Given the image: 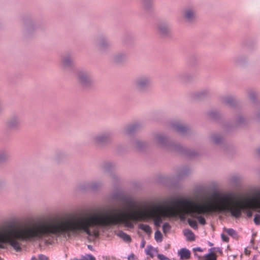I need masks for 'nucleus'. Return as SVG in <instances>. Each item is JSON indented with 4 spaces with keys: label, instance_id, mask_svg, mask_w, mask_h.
Here are the masks:
<instances>
[{
    "label": "nucleus",
    "instance_id": "nucleus-1",
    "mask_svg": "<svg viewBox=\"0 0 260 260\" xmlns=\"http://www.w3.org/2000/svg\"><path fill=\"white\" fill-rule=\"evenodd\" d=\"M179 216V207L176 201L173 206L153 205L147 209L132 210L127 212H113L93 213L81 216L56 219V236L59 237L70 233L83 232L88 236L98 237V226H107L123 224L125 226L134 227L132 221H145L152 219L156 228L160 226L164 219Z\"/></svg>",
    "mask_w": 260,
    "mask_h": 260
},
{
    "label": "nucleus",
    "instance_id": "nucleus-2",
    "mask_svg": "<svg viewBox=\"0 0 260 260\" xmlns=\"http://www.w3.org/2000/svg\"><path fill=\"white\" fill-rule=\"evenodd\" d=\"M176 204L179 207V217L184 218L189 215L198 219L202 225L206 224V220L202 214H209L216 211H228L235 218L240 217L242 205L235 202L228 196L208 197L201 202H194L186 200H178Z\"/></svg>",
    "mask_w": 260,
    "mask_h": 260
},
{
    "label": "nucleus",
    "instance_id": "nucleus-3",
    "mask_svg": "<svg viewBox=\"0 0 260 260\" xmlns=\"http://www.w3.org/2000/svg\"><path fill=\"white\" fill-rule=\"evenodd\" d=\"M51 235H53L51 220L35 222L19 227L9 224L0 229V248L4 249V244L9 243L18 251L21 247L17 240L39 239Z\"/></svg>",
    "mask_w": 260,
    "mask_h": 260
},
{
    "label": "nucleus",
    "instance_id": "nucleus-4",
    "mask_svg": "<svg viewBox=\"0 0 260 260\" xmlns=\"http://www.w3.org/2000/svg\"><path fill=\"white\" fill-rule=\"evenodd\" d=\"M151 83L150 77L147 75H142L137 78L134 81V85L137 90L143 92L148 89Z\"/></svg>",
    "mask_w": 260,
    "mask_h": 260
},
{
    "label": "nucleus",
    "instance_id": "nucleus-5",
    "mask_svg": "<svg viewBox=\"0 0 260 260\" xmlns=\"http://www.w3.org/2000/svg\"><path fill=\"white\" fill-rule=\"evenodd\" d=\"M225 196H229L233 201L235 202H238L240 203L241 205H242L241 206L242 208L240 209V215H241L242 211L243 210H246V213L247 216L248 217H251L252 215V212L250 210V209H254V210H257V211L258 212H260V207L259 208H253L252 207L249 206L247 205V203L248 202L251 201L255 199H258L260 198V196L256 198H253L251 199H243L241 200H237L235 197L229 195V194H226Z\"/></svg>",
    "mask_w": 260,
    "mask_h": 260
},
{
    "label": "nucleus",
    "instance_id": "nucleus-6",
    "mask_svg": "<svg viewBox=\"0 0 260 260\" xmlns=\"http://www.w3.org/2000/svg\"><path fill=\"white\" fill-rule=\"evenodd\" d=\"M197 14L196 8L188 6L184 8L181 12V17L187 23H192L197 19Z\"/></svg>",
    "mask_w": 260,
    "mask_h": 260
},
{
    "label": "nucleus",
    "instance_id": "nucleus-7",
    "mask_svg": "<svg viewBox=\"0 0 260 260\" xmlns=\"http://www.w3.org/2000/svg\"><path fill=\"white\" fill-rule=\"evenodd\" d=\"M77 78L80 85L84 87L90 86L93 83V78L91 75L85 71H79L77 74Z\"/></svg>",
    "mask_w": 260,
    "mask_h": 260
},
{
    "label": "nucleus",
    "instance_id": "nucleus-8",
    "mask_svg": "<svg viewBox=\"0 0 260 260\" xmlns=\"http://www.w3.org/2000/svg\"><path fill=\"white\" fill-rule=\"evenodd\" d=\"M113 138V135L110 132L99 134L93 138V142L96 145H103L110 142Z\"/></svg>",
    "mask_w": 260,
    "mask_h": 260
},
{
    "label": "nucleus",
    "instance_id": "nucleus-9",
    "mask_svg": "<svg viewBox=\"0 0 260 260\" xmlns=\"http://www.w3.org/2000/svg\"><path fill=\"white\" fill-rule=\"evenodd\" d=\"M95 43L98 50L100 52H104L110 46L109 40L103 36L96 37L95 39Z\"/></svg>",
    "mask_w": 260,
    "mask_h": 260
},
{
    "label": "nucleus",
    "instance_id": "nucleus-10",
    "mask_svg": "<svg viewBox=\"0 0 260 260\" xmlns=\"http://www.w3.org/2000/svg\"><path fill=\"white\" fill-rule=\"evenodd\" d=\"M74 66L73 59L70 54L65 55L61 58V67L64 71L73 68Z\"/></svg>",
    "mask_w": 260,
    "mask_h": 260
},
{
    "label": "nucleus",
    "instance_id": "nucleus-11",
    "mask_svg": "<svg viewBox=\"0 0 260 260\" xmlns=\"http://www.w3.org/2000/svg\"><path fill=\"white\" fill-rule=\"evenodd\" d=\"M154 143L160 147L169 148V145L168 139L162 135L156 134L153 139Z\"/></svg>",
    "mask_w": 260,
    "mask_h": 260
},
{
    "label": "nucleus",
    "instance_id": "nucleus-12",
    "mask_svg": "<svg viewBox=\"0 0 260 260\" xmlns=\"http://www.w3.org/2000/svg\"><path fill=\"white\" fill-rule=\"evenodd\" d=\"M156 30L161 36H167L170 33L169 25L165 22H159L156 25Z\"/></svg>",
    "mask_w": 260,
    "mask_h": 260
},
{
    "label": "nucleus",
    "instance_id": "nucleus-13",
    "mask_svg": "<svg viewBox=\"0 0 260 260\" xmlns=\"http://www.w3.org/2000/svg\"><path fill=\"white\" fill-rule=\"evenodd\" d=\"M172 128L178 134L184 135L188 131V128L179 121L173 122L172 124Z\"/></svg>",
    "mask_w": 260,
    "mask_h": 260
},
{
    "label": "nucleus",
    "instance_id": "nucleus-14",
    "mask_svg": "<svg viewBox=\"0 0 260 260\" xmlns=\"http://www.w3.org/2000/svg\"><path fill=\"white\" fill-rule=\"evenodd\" d=\"M21 123L20 118L17 116L11 117L7 121V126L11 129L18 127Z\"/></svg>",
    "mask_w": 260,
    "mask_h": 260
},
{
    "label": "nucleus",
    "instance_id": "nucleus-15",
    "mask_svg": "<svg viewBox=\"0 0 260 260\" xmlns=\"http://www.w3.org/2000/svg\"><path fill=\"white\" fill-rule=\"evenodd\" d=\"M154 0H142L143 10L146 13L151 12L153 9Z\"/></svg>",
    "mask_w": 260,
    "mask_h": 260
},
{
    "label": "nucleus",
    "instance_id": "nucleus-16",
    "mask_svg": "<svg viewBox=\"0 0 260 260\" xmlns=\"http://www.w3.org/2000/svg\"><path fill=\"white\" fill-rule=\"evenodd\" d=\"M178 254L182 259H188L190 256V251L186 248H182Z\"/></svg>",
    "mask_w": 260,
    "mask_h": 260
},
{
    "label": "nucleus",
    "instance_id": "nucleus-17",
    "mask_svg": "<svg viewBox=\"0 0 260 260\" xmlns=\"http://www.w3.org/2000/svg\"><path fill=\"white\" fill-rule=\"evenodd\" d=\"M136 125H132L127 126L123 132L124 136H128L132 134L136 129Z\"/></svg>",
    "mask_w": 260,
    "mask_h": 260
},
{
    "label": "nucleus",
    "instance_id": "nucleus-18",
    "mask_svg": "<svg viewBox=\"0 0 260 260\" xmlns=\"http://www.w3.org/2000/svg\"><path fill=\"white\" fill-rule=\"evenodd\" d=\"M126 58V55L123 53H118L115 55L114 57V61L119 63L123 61Z\"/></svg>",
    "mask_w": 260,
    "mask_h": 260
},
{
    "label": "nucleus",
    "instance_id": "nucleus-19",
    "mask_svg": "<svg viewBox=\"0 0 260 260\" xmlns=\"http://www.w3.org/2000/svg\"><path fill=\"white\" fill-rule=\"evenodd\" d=\"M247 205L253 208L260 207V197L258 199H255L253 200L248 202Z\"/></svg>",
    "mask_w": 260,
    "mask_h": 260
},
{
    "label": "nucleus",
    "instance_id": "nucleus-20",
    "mask_svg": "<svg viewBox=\"0 0 260 260\" xmlns=\"http://www.w3.org/2000/svg\"><path fill=\"white\" fill-rule=\"evenodd\" d=\"M184 234L188 241H194L195 239L194 235L190 230H185L184 231Z\"/></svg>",
    "mask_w": 260,
    "mask_h": 260
},
{
    "label": "nucleus",
    "instance_id": "nucleus-21",
    "mask_svg": "<svg viewBox=\"0 0 260 260\" xmlns=\"http://www.w3.org/2000/svg\"><path fill=\"white\" fill-rule=\"evenodd\" d=\"M139 228L148 235H150L152 233L151 228L148 225L141 223L139 225Z\"/></svg>",
    "mask_w": 260,
    "mask_h": 260
},
{
    "label": "nucleus",
    "instance_id": "nucleus-22",
    "mask_svg": "<svg viewBox=\"0 0 260 260\" xmlns=\"http://www.w3.org/2000/svg\"><path fill=\"white\" fill-rule=\"evenodd\" d=\"M234 101V99L230 96H225L222 98L223 102L229 106H232Z\"/></svg>",
    "mask_w": 260,
    "mask_h": 260
},
{
    "label": "nucleus",
    "instance_id": "nucleus-23",
    "mask_svg": "<svg viewBox=\"0 0 260 260\" xmlns=\"http://www.w3.org/2000/svg\"><path fill=\"white\" fill-rule=\"evenodd\" d=\"M118 235L125 242H130L131 241V237L123 232H120Z\"/></svg>",
    "mask_w": 260,
    "mask_h": 260
},
{
    "label": "nucleus",
    "instance_id": "nucleus-24",
    "mask_svg": "<svg viewBox=\"0 0 260 260\" xmlns=\"http://www.w3.org/2000/svg\"><path fill=\"white\" fill-rule=\"evenodd\" d=\"M132 144L134 147L137 149H141L143 145V143L138 140H134Z\"/></svg>",
    "mask_w": 260,
    "mask_h": 260
},
{
    "label": "nucleus",
    "instance_id": "nucleus-25",
    "mask_svg": "<svg viewBox=\"0 0 260 260\" xmlns=\"http://www.w3.org/2000/svg\"><path fill=\"white\" fill-rule=\"evenodd\" d=\"M224 231L227 233L228 235L233 237V238H237V234L236 232L233 229H224Z\"/></svg>",
    "mask_w": 260,
    "mask_h": 260
},
{
    "label": "nucleus",
    "instance_id": "nucleus-26",
    "mask_svg": "<svg viewBox=\"0 0 260 260\" xmlns=\"http://www.w3.org/2000/svg\"><path fill=\"white\" fill-rule=\"evenodd\" d=\"M221 138L217 135H214L211 137V141L215 144H219L221 142Z\"/></svg>",
    "mask_w": 260,
    "mask_h": 260
},
{
    "label": "nucleus",
    "instance_id": "nucleus-27",
    "mask_svg": "<svg viewBox=\"0 0 260 260\" xmlns=\"http://www.w3.org/2000/svg\"><path fill=\"white\" fill-rule=\"evenodd\" d=\"M9 157V155L7 153L5 152H0V162L5 161Z\"/></svg>",
    "mask_w": 260,
    "mask_h": 260
},
{
    "label": "nucleus",
    "instance_id": "nucleus-28",
    "mask_svg": "<svg viewBox=\"0 0 260 260\" xmlns=\"http://www.w3.org/2000/svg\"><path fill=\"white\" fill-rule=\"evenodd\" d=\"M154 238L157 242H161L162 240V236L161 232L157 230L155 232Z\"/></svg>",
    "mask_w": 260,
    "mask_h": 260
},
{
    "label": "nucleus",
    "instance_id": "nucleus-29",
    "mask_svg": "<svg viewBox=\"0 0 260 260\" xmlns=\"http://www.w3.org/2000/svg\"><path fill=\"white\" fill-rule=\"evenodd\" d=\"M187 222L189 225L192 228L194 229H198V224L196 220L191 219H188Z\"/></svg>",
    "mask_w": 260,
    "mask_h": 260
},
{
    "label": "nucleus",
    "instance_id": "nucleus-30",
    "mask_svg": "<svg viewBox=\"0 0 260 260\" xmlns=\"http://www.w3.org/2000/svg\"><path fill=\"white\" fill-rule=\"evenodd\" d=\"M205 260H216V256L215 253H211L208 254H206L205 256Z\"/></svg>",
    "mask_w": 260,
    "mask_h": 260
},
{
    "label": "nucleus",
    "instance_id": "nucleus-31",
    "mask_svg": "<svg viewBox=\"0 0 260 260\" xmlns=\"http://www.w3.org/2000/svg\"><path fill=\"white\" fill-rule=\"evenodd\" d=\"M102 185V183L94 182L90 185V188L93 190H96Z\"/></svg>",
    "mask_w": 260,
    "mask_h": 260
},
{
    "label": "nucleus",
    "instance_id": "nucleus-32",
    "mask_svg": "<svg viewBox=\"0 0 260 260\" xmlns=\"http://www.w3.org/2000/svg\"><path fill=\"white\" fill-rule=\"evenodd\" d=\"M170 229H171V226L167 222L165 223L162 225L163 232L165 234L167 233L170 231Z\"/></svg>",
    "mask_w": 260,
    "mask_h": 260
},
{
    "label": "nucleus",
    "instance_id": "nucleus-33",
    "mask_svg": "<svg viewBox=\"0 0 260 260\" xmlns=\"http://www.w3.org/2000/svg\"><path fill=\"white\" fill-rule=\"evenodd\" d=\"M254 222L256 225L260 224V215L255 214L254 218Z\"/></svg>",
    "mask_w": 260,
    "mask_h": 260
},
{
    "label": "nucleus",
    "instance_id": "nucleus-34",
    "mask_svg": "<svg viewBox=\"0 0 260 260\" xmlns=\"http://www.w3.org/2000/svg\"><path fill=\"white\" fill-rule=\"evenodd\" d=\"M153 250V247L151 246H148L146 249V253L147 254L152 256L151 252Z\"/></svg>",
    "mask_w": 260,
    "mask_h": 260
},
{
    "label": "nucleus",
    "instance_id": "nucleus-35",
    "mask_svg": "<svg viewBox=\"0 0 260 260\" xmlns=\"http://www.w3.org/2000/svg\"><path fill=\"white\" fill-rule=\"evenodd\" d=\"M157 257L159 260H169L168 257L161 254H158Z\"/></svg>",
    "mask_w": 260,
    "mask_h": 260
},
{
    "label": "nucleus",
    "instance_id": "nucleus-36",
    "mask_svg": "<svg viewBox=\"0 0 260 260\" xmlns=\"http://www.w3.org/2000/svg\"><path fill=\"white\" fill-rule=\"evenodd\" d=\"M221 239L223 241L225 242H229V238L226 235H225L224 234H221Z\"/></svg>",
    "mask_w": 260,
    "mask_h": 260
},
{
    "label": "nucleus",
    "instance_id": "nucleus-37",
    "mask_svg": "<svg viewBox=\"0 0 260 260\" xmlns=\"http://www.w3.org/2000/svg\"><path fill=\"white\" fill-rule=\"evenodd\" d=\"M39 260H48V257L43 254L39 256Z\"/></svg>",
    "mask_w": 260,
    "mask_h": 260
},
{
    "label": "nucleus",
    "instance_id": "nucleus-38",
    "mask_svg": "<svg viewBox=\"0 0 260 260\" xmlns=\"http://www.w3.org/2000/svg\"><path fill=\"white\" fill-rule=\"evenodd\" d=\"M127 205L130 207L131 208H133L134 206V203L133 201H128L126 203Z\"/></svg>",
    "mask_w": 260,
    "mask_h": 260
},
{
    "label": "nucleus",
    "instance_id": "nucleus-39",
    "mask_svg": "<svg viewBox=\"0 0 260 260\" xmlns=\"http://www.w3.org/2000/svg\"><path fill=\"white\" fill-rule=\"evenodd\" d=\"M87 257L88 258L87 260H95V257L90 254H87Z\"/></svg>",
    "mask_w": 260,
    "mask_h": 260
},
{
    "label": "nucleus",
    "instance_id": "nucleus-40",
    "mask_svg": "<svg viewBox=\"0 0 260 260\" xmlns=\"http://www.w3.org/2000/svg\"><path fill=\"white\" fill-rule=\"evenodd\" d=\"M107 177L110 180H111V181H113V180H114L115 178V175H109Z\"/></svg>",
    "mask_w": 260,
    "mask_h": 260
},
{
    "label": "nucleus",
    "instance_id": "nucleus-41",
    "mask_svg": "<svg viewBox=\"0 0 260 260\" xmlns=\"http://www.w3.org/2000/svg\"><path fill=\"white\" fill-rule=\"evenodd\" d=\"M135 258V255L134 254H131L128 257V260H134Z\"/></svg>",
    "mask_w": 260,
    "mask_h": 260
},
{
    "label": "nucleus",
    "instance_id": "nucleus-42",
    "mask_svg": "<svg viewBox=\"0 0 260 260\" xmlns=\"http://www.w3.org/2000/svg\"><path fill=\"white\" fill-rule=\"evenodd\" d=\"M243 120H244V118L243 117H240L238 120V123L239 124H241L243 123Z\"/></svg>",
    "mask_w": 260,
    "mask_h": 260
},
{
    "label": "nucleus",
    "instance_id": "nucleus-43",
    "mask_svg": "<svg viewBox=\"0 0 260 260\" xmlns=\"http://www.w3.org/2000/svg\"><path fill=\"white\" fill-rule=\"evenodd\" d=\"M32 25V24L31 22L29 23V24H27L26 25V27L28 29H30V27H31V26Z\"/></svg>",
    "mask_w": 260,
    "mask_h": 260
},
{
    "label": "nucleus",
    "instance_id": "nucleus-44",
    "mask_svg": "<svg viewBox=\"0 0 260 260\" xmlns=\"http://www.w3.org/2000/svg\"><path fill=\"white\" fill-rule=\"evenodd\" d=\"M145 241L144 240H143L142 241L141 244V247L142 248H144L145 246Z\"/></svg>",
    "mask_w": 260,
    "mask_h": 260
},
{
    "label": "nucleus",
    "instance_id": "nucleus-45",
    "mask_svg": "<svg viewBox=\"0 0 260 260\" xmlns=\"http://www.w3.org/2000/svg\"><path fill=\"white\" fill-rule=\"evenodd\" d=\"M194 250H198L199 251H202V249L200 248H199V247L197 248L196 249H194Z\"/></svg>",
    "mask_w": 260,
    "mask_h": 260
},
{
    "label": "nucleus",
    "instance_id": "nucleus-46",
    "mask_svg": "<svg viewBox=\"0 0 260 260\" xmlns=\"http://www.w3.org/2000/svg\"><path fill=\"white\" fill-rule=\"evenodd\" d=\"M74 260H87V259L85 258V257H84L82 259H75Z\"/></svg>",
    "mask_w": 260,
    "mask_h": 260
},
{
    "label": "nucleus",
    "instance_id": "nucleus-47",
    "mask_svg": "<svg viewBox=\"0 0 260 260\" xmlns=\"http://www.w3.org/2000/svg\"><path fill=\"white\" fill-rule=\"evenodd\" d=\"M257 153L260 155V148L258 150Z\"/></svg>",
    "mask_w": 260,
    "mask_h": 260
},
{
    "label": "nucleus",
    "instance_id": "nucleus-48",
    "mask_svg": "<svg viewBox=\"0 0 260 260\" xmlns=\"http://www.w3.org/2000/svg\"><path fill=\"white\" fill-rule=\"evenodd\" d=\"M31 260H37L35 257H32Z\"/></svg>",
    "mask_w": 260,
    "mask_h": 260
},
{
    "label": "nucleus",
    "instance_id": "nucleus-49",
    "mask_svg": "<svg viewBox=\"0 0 260 260\" xmlns=\"http://www.w3.org/2000/svg\"><path fill=\"white\" fill-rule=\"evenodd\" d=\"M88 248L91 249V246L90 245L88 246Z\"/></svg>",
    "mask_w": 260,
    "mask_h": 260
}]
</instances>
